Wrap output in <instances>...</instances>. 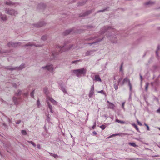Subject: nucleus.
<instances>
[{"mask_svg":"<svg viewBox=\"0 0 160 160\" xmlns=\"http://www.w3.org/2000/svg\"><path fill=\"white\" fill-rule=\"evenodd\" d=\"M86 69L84 68L80 69L74 70L73 71V72L78 77L81 76V75H85L86 72Z\"/></svg>","mask_w":160,"mask_h":160,"instance_id":"nucleus-1","label":"nucleus"},{"mask_svg":"<svg viewBox=\"0 0 160 160\" xmlns=\"http://www.w3.org/2000/svg\"><path fill=\"white\" fill-rule=\"evenodd\" d=\"M8 45L9 47H10L12 46V47H16L18 45H20V44L19 43H14L13 42H9L8 44Z\"/></svg>","mask_w":160,"mask_h":160,"instance_id":"nucleus-2","label":"nucleus"},{"mask_svg":"<svg viewBox=\"0 0 160 160\" xmlns=\"http://www.w3.org/2000/svg\"><path fill=\"white\" fill-rule=\"evenodd\" d=\"M43 68H46L48 71L52 72L53 70V68L52 65H47L46 67H42Z\"/></svg>","mask_w":160,"mask_h":160,"instance_id":"nucleus-3","label":"nucleus"},{"mask_svg":"<svg viewBox=\"0 0 160 160\" xmlns=\"http://www.w3.org/2000/svg\"><path fill=\"white\" fill-rule=\"evenodd\" d=\"M66 46H63L62 47H58L57 48L59 52H62V51H65L66 50H64L65 48H66Z\"/></svg>","mask_w":160,"mask_h":160,"instance_id":"nucleus-4","label":"nucleus"},{"mask_svg":"<svg viewBox=\"0 0 160 160\" xmlns=\"http://www.w3.org/2000/svg\"><path fill=\"white\" fill-rule=\"evenodd\" d=\"M94 93V86H93L91 88L90 91L89 96V97H91Z\"/></svg>","mask_w":160,"mask_h":160,"instance_id":"nucleus-5","label":"nucleus"},{"mask_svg":"<svg viewBox=\"0 0 160 160\" xmlns=\"http://www.w3.org/2000/svg\"><path fill=\"white\" fill-rule=\"evenodd\" d=\"M47 99H48L53 104L55 105H56L57 104V102L52 98H50L49 97H48L47 98Z\"/></svg>","mask_w":160,"mask_h":160,"instance_id":"nucleus-6","label":"nucleus"},{"mask_svg":"<svg viewBox=\"0 0 160 160\" xmlns=\"http://www.w3.org/2000/svg\"><path fill=\"white\" fill-rule=\"evenodd\" d=\"M107 102L109 104L108 105V108L111 109H113L115 107L113 103L110 102L108 101Z\"/></svg>","mask_w":160,"mask_h":160,"instance_id":"nucleus-7","label":"nucleus"},{"mask_svg":"<svg viewBox=\"0 0 160 160\" xmlns=\"http://www.w3.org/2000/svg\"><path fill=\"white\" fill-rule=\"evenodd\" d=\"M7 13L8 14H10L11 15H15L17 13L14 10L11 9L8 10V11Z\"/></svg>","mask_w":160,"mask_h":160,"instance_id":"nucleus-8","label":"nucleus"},{"mask_svg":"<svg viewBox=\"0 0 160 160\" xmlns=\"http://www.w3.org/2000/svg\"><path fill=\"white\" fill-rule=\"evenodd\" d=\"M128 82V83L130 82V80L127 78H125L122 81V83H121V85H123L125 82Z\"/></svg>","mask_w":160,"mask_h":160,"instance_id":"nucleus-9","label":"nucleus"},{"mask_svg":"<svg viewBox=\"0 0 160 160\" xmlns=\"http://www.w3.org/2000/svg\"><path fill=\"white\" fill-rule=\"evenodd\" d=\"M95 80L96 81H99V82H100L102 81L100 79V77H99V75H95Z\"/></svg>","mask_w":160,"mask_h":160,"instance_id":"nucleus-10","label":"nucleus"},{"mask_svg":"<svg viewBox=\"0 0 160 160\" xmlns=\"http://www.w3.org/2000/svg\"><path fill=\"white\" fill-rule=\"evenodd\" d=\"M72 29H70L67 30H66L65 32H63V34L64 35H66L68 34H69L70 32H72Z\"/></svg>","mask_w":160,"mask_h":160,"instance_id":"nucleus-11","label":"nucleus"},{"mask_svg":"<svg viewBox=\"0 0 160 160\" xmlns=\"http://www.w3.org/2000/svg\"><path fill=\"white\" fill-rule=\"evenodd\" d=\"M128 144L129 145L134 147H138V146L136 145L134 142H129Z\"/></svg>","mask_w":160,"mask_h":160,"instance_id":"nucleus-12","label":"nucleus"},{"mask_svg":"<svg viewBox=\"0 0 160 160\" xmlns=\"http://www.w3.org/2000/svg\"><path fill=\"white\" fill-rule=\"evenodd\" d=\"M47 104H48V107L50 110V112L52 113L53 112H52V106L50 104L49 102H47Z\"/></svg>","mask_w":160,"mask_h":160,"instance_id":"nucleus-13","label":"nucleus"},{"mask_svg":"<svg viewBox=\"0 0 160 160\" xmlns=\"http://www.w3.org/2000/svg\"><path fill=\"white\" fill-rule=\"evenodd\" d=\"M115 121L116 122L120 123L122 124H124L125 123V122L124 121L119 120L118 119H116Z\"/></svg>","mask_w":160,"mask_h":160,"instance_id":"nucleus-14","label":"nucleus"},{"mask_svg":"<svg viewBox=\"0 0 160 160\" xmlns=\"http://www.w3.org/2000/svg\"><path fill=\"white\" fill-rule=\"evenodd\" d=\"M121 134L125 135V134L121 133L120 134V133H118V134H112V135H111L108 138H110V137H112L115 136H118V135H120Z\"/></svg>","mask_w":160,"mask_h":160,"instance_id":"nucleus-15","label":"nucleus"},{"mask_svg":"<svg viewBox=\"0 0 160 160\" xmlns=\"http://www.w3.org/2000/svg\"><path fill=\"white\" fill-rule=\"evenodd\" d=\"M1 19L3 20H5L6 19V15H1Z\"/></svg>","mask_w":160,"mask_h":160,"instance_id":"nucleus-16","label":"nucleus"},{"mask_svg":"<svg viewBox=\"0 0 160 160\" xmlns=\"http://www.w3.org/2000/svg\"><path fill=\"white\" fill-rule=\"evenodd\" d=\"M43 23V22H40L38 25H37L36 27H42L44 25Z\"/></svg>","mask_w":160,"mask_h":160,"instance_id":"nucleus-17","label":"nucleus"},{"mask_svg":"<svg viewBox=\"0 0 160 160\" xmlns=\"http://www.w3.org/2000/svg\"><path fill=\"white\" fill-rule=\"evenodd\" d=\"M61 90L64 93H67L66 89L64 88H61Z\"/></svg>","mask_w":160,"mask_h":160,"instance_id":"nucleus-18","label":"nucleus"},{"mask_svg":"<svg viewBox=\"0 0 160 160\" xmlns=\"http://www.w3.org/2000/svg\"><path fill=\"white\" fill-rule=\"evenodd\" d=\"M149 85V84L148 83H147L145 85V90L146 91H147L148 89V88Z\"/></svg>","mask_w":160,"mask_h":160,"instance_id":"nucleus-19","label":"nucleus"},{"mask_svg":"<svg viewBox=\"0 0 160 160\" xmlns=\"http://www.w3.org/2000/svg\"><path fill=\"white\" fill-rule=\"evenodd\" d=\"M22 133L24 135H26L27 134V133L26 131L24 130H22L21 131Z\"/></svg>","mask_w":160,"mask_h":160,"instance_id":"nucleus-20","label":"nucleus"},{"mask_svg":"<svg viewBox=\"0 0 160 160\" xmlns=\"http://www.w3.org/2000/svg\"><path fill=\"white\" fill-rule=\"evenodd\" d=\"M114 87L115 89L116 90H118V85L114 84Z\"/></svg>","mask_w":160,"mask_h":160,"instance_id":"nucleus-21","label":"nucleus"},{"mask_svg":"<svg viewBox=\"0 0 160 160\" xmlns=\"http://www.w3.org/2000/svg\"><path fill=\"white\" fill-rule=\"evenodd\" d=\"M122 78H119L118 80V82L119 83H120V84L121 85V83H122V82H121V81H122Z\"/></svg>","mask_w":160,"mask_h":160,"instance_id":"nucleus-22","label":"nucleus"},{"mask_svg":"<svg viewBox=\"0 0 160 160\" xmlns=\"http://www.w3.org/2000/svg\"><path fill=\"white\" fill-rule=\"evenodd\" d=\"M100 127L102 128V129L104 130L106 128L105 126L104 125H102L100 126Z\"/></svg>","mask_w":160,"mask_h":160,"instance_id":"nucleus-23","label":"nucleus"},{"mask_svg":"<svg viewBox=\"0 0 160 160\" xmlns=\"http://www.w3.org/2000/svg\"><path fill=\"white\" fill-rule=\"evenodd\" d=\"M153 3V2H151V1H149L146 3V5L152 4Z\"/></svg>","mask_w":160,"mask_h":160,"instance_id":"nucleus-24","label":"nucleus"},{"mask_svg":"<svg viewBox=\"0 0 160 160\" xmlns=\"http://www.w3.org/2000/svg\"><path fill=\"white\" fill-rule=\"evenodd\" d=\"M128 85L130 87V90L131 91L132 89V86L130 82H129Z\"/></svg>","mask_w":160,"mask_h":160,"instance_id":"nucleus-25","label":"nucleus"},{"mask_svg":"<svg viewBox=\"0 0 160 160\" xmlns=\"http://www.w3.org/2000/svg\"><path fill=\"white\" fill-rule=\"evenodd\" d=\"M6 4L8 5H11L12 4V3L11 2H7Z\"/></svg>","mask_w":160,"mask_h":160,"instance_id":"nucleus-26","label":"nucleus"},{"mask_svg":"<svg viewBox=\"0 0 160 160\" xmlns=\"http://www.w3.org/2000/svg\"><path fill=\"white\" fill-rule=\"evenodd\" d=\"M34 90L31 93V96L32 97V98H33L34 97Z\"/></svg>","mask_w":160,"mask_h":160,"instance_id":"nucleus-27","label":"nucleus"},{"mask_svg":"<svg viewBox=\"0 0 160 160\" xmlns=\"http://www.w3.org/2000/svg\"><path fill=\"white\" fill-rule=\"evenodd\" d=\"M90 11H88L87 12H86L84 15H83V16H85L86 15H88L89 13H90L91 12H89Z\"/></svg>","mask_w":160,"mask_h":160,"instance_id":"nucleus-28","label":"nucleus"},{"mask_svg":"<svg viewBox=\"0 0 160 160\" xmlns=\"http://www.w3.org/2000/svg\"><path fill=\"white\" fill-rule=\"evenodd\" d=\"M42 39L44 40L46 39V36H43L42 38Z\"/></svg>","mask_w":160,"mask_h":160,"instance_id":"nucleus-29","label":"nucleus"},{"mask_svg":"<svg viewBox=\"0 0 160 160\" xmlns=\"http://www.w3.org/2000/svg\"><path fill=\"white\" fill-rule=\"evenodd\" d=\"M137 122L138 124L140 126H142V123L138 120H137Z\"/></svg>","mask_w":160,"mask_h":160,"instance_id":"nucleus-30","label":"nucleus"},{"mask_svg":"<svg viewBox=\"0 0 160 160\" xmlns=\"http://www.w3.org/2000/svg\"><path fill=\"white\" fill-rule=\"evenodd\" d=\"M96 126V122H95L94 123V124L92 127V128L93 129H94L95 128Z\"/></svg>","mask_w":160,"mask_h":160,"instance_id":"nucleus-31","label":"nucleus"},{"mask_svg":"<svg viewBox=\"0 0 160 160\" xmlns=\"http://www.w3.org/2000/svg\"><path fill=\"white\" fill-rule=\"evenodd\" d=\"M47 88H45L44 90V91L45 92V93H46V94H48V93L47 92Z\"/></svg>","mask_w":160,"mask_h":160,"instance_id":"nucleus-32","label":"nucleus"},{"mask_svg":"<svg viewBox=\"0 0 160 160\" xmlns=\"http://www.w3.org/2000/svg\"><path fill=\"white\" fill-rule=\"evenodd\" d=\"M40 104V102L39 100H38L37 102V105L38 106H39V105Z\"/></svg>","mask_w":160,"mask_h":160,"instance_id":"nucleus-33","label":"nucleus"},{"mask_svg":"<svg viewBox=\"0 0 160 160\" xmlns=\"http://www.w3.org/2000/svg\"><path fill=\"white\" fill-rule=\"evenodd\" d=\"M24 64H23V65L22 64V65H21L20 68L21 69H22L23 68H24Z\"/></svg>","mask_w":160,"mask_h":160,"instance_id":"nucleus-34","label":"nucleus"},{"mask_svg":"<svg viewBox=\"0 0 160 160\" xmlns=\"http://www.w3.org/2000/svg\"><path fill=\"white\" fill-rule=\"evenodd\" d=\"M79 61V60H76V61H73L72 62V63H76V62H78Z\"/></svg>","mask_w":160,"mask_h":160,"instance_id":"nucleus-35","label":"nucleus"},{"mask_svg":"<svg viewBox=\"0 0 160 160\" xmlns=\"http://www.w3.org/2000/svg\"><path fill=\"white\" fill-rule=\"evenodd\" d=\"M53 156L55 158H57L58 157V155L57 154H54Z\"/></svg>","mask_w":160,"mask_h":160,"instance_id":"nucleus-36","label":"nucleus"},{"mask_svg":"<svg viewBox=\"0 0 160 160\" xmlns=\"http://www.w3.org/2000/svg\"><path fill=\"white\" fill-rule=\"evenodd\" d=\"M135 128L136 129V130L138 131H139V128L137 126H136Z\"/></svg>","mask_w":160,"mask_h":160,"instance_id":"nucleus-37","label":"nucleus"},{"mask_svg":"<svg viewBox=\"0 0 160 160\" xmlns=\"http://www.w3.org/2000/svg\"><path fill=\"white\" fill-rule=\"evenodd\" d=\"M98 92V93H103V90H102L100 91H99Z\"/></svg>","mask_w":160,"mask_h":160,"instance_id":"nucleus-38","label":"nucleus"},{"mask_svg":"<svg viewBox=\"0 0 160 160\" xmlns=\"http://www.w3.org/2000/svg\"><path fill=\"white\" fill-rule=\"evenodd\" d=\"M157 112L158 113H160V107L159 108V109L157 110Z\"/></svg>","mask_w":160,"mask_h":160,"instance_id":"nucleus-39","label":"nucleus"},{"mask_svg":"<svg viewBox=\"0 0 160 160\" xmlns=\"http://www.w3.org/2000/svg\"><path fill=\"white\" fill-rule=\"evenodd\" d=\"M132 125L134 128H135L136 126H137V125L135 124H132Z\"/></svg>","mask_w":160,"mask_h":160,"instance_id":"nucleus-40","label":"nucleus"},{"mask_svg":"<svg viewBox=\"0 0 160 160\" xmlns=\"http://www.w3.org/2000/svg\"><path fill=\"white\" fill-rule=\"evenodd\" d=\"M93 133L94 134V135H96V134H97V133L96 132V131H93Z\"/></svg>","mask_w":160,"mask_h":160,"instance_id":"nucleus-41","label":"nucleus"},{"mask_svg":"<svg viewBox=\"0 0 160 160\" xmlns=\"http://www.w3.org/2000/svg\"><path fill=\"white\" fill-rule=\"evenodd\" d=\"M37 147H38V148H39V149H40V144H38L37 145Z\"/></svg>","mask_w":160,"mask_h":160,"instance_id":"nucleus-42","label":"nucleus"},{"mask_svg":"<svg viewBox=\"0 0 160 160\" xmlns=\"http://www.w3.org/2000/svg\"><path fill=\"white\" fill-rule=\"evenodd\" d=\"M122 63L121 65V67H120V71H122Z\"/></svg>","mask_w":160,"mask_h":160,"instance_id":"nucleus-43","label":"nucleus"},{"mask_svg":"<svg viewBox=\"0 0 160 160\" xmlns=\"http://www.w3.org/2000/svg\"><path fill=\"white\" fill-rule=\"evenodd\" d=\"M55 53H52V57H53V58H55Z\"/></svg>","mask_w":160,"mask_h":160,"instance_id":"nucleus-44","label":"nucleus"},{"mask_svg":"<svg viewBox=\"0 0 160 160\" xmlns=\"http://www.w3.org/2000/svg\"><path fill=\"white\" fill-rule=\"evenodd\" d=\"M147 130L148 131L149 130V128L148 126H147Z\"/></svg>","mask_w":160,"mask_h":160,"instance_id":"nucleus-45","label":"nucleus"},{"mask_svg":"<svg viewBox=\"0 0 160 160\" xmlns=\"http://www.w3.org/2000/svg\"><path fill=\"white\" fill-rule=\"evenodd\" d=\"M32 145L34 147H35L36 146L35 144L33 142L32 143Z\"/></svg>","mask_w":160,"mask_h":160,"instance_id":"nucleus-46","label":"nucleus"},{"mask_svg":"<svg viewBox=\"0 0 160 160\" xmlns=\"http://www.w3.org/2000/svg\"><path fill=\"white\" fill-rule=\"evenodd\" d=\"M28 142L29 143H30L31 144H32V143L33 142L32 141H28Z\"/></svg>","mask_w":160,"mask_h":160,"instance_id":"nucleus-47","label":"nucleus"},{"mask_svg":"<svg viewBox=\"0 0 160 160\" xmlns=\"http://www.w3.org/2000/svg\"><path fill=\"white\" fill-rule=\"evenodd\" d=\"M16 99H17V98L15 97H13V100H14V101L15 102V100Z\"/></svg>","mask_w":160,"mask_h":160,"instance_id":"nucleus-48","label":"nucleus"},{"mask_svg":"<svg viewBox=\"0 0 160 160\" xmlns=\"http://www.w3.org/2000/svg\"><path fill=\"white\" fill-rule=\"evenodd\" d=\"M27 46H32V45L31 44H28L27 45Z\"/></svg>","mask_w":160,"mask_h":160,"instance_id":"nucleus-49","label":"nucleus"},{"mask_svg":"<svg viewBox=\"0 0 160 160\" xmlns=\"http://www.w3.org/2000/svg\"><path fill=\"white\" fill-rule=\"evenodd\" d=\"M140 77L141 80V81H142V77L141 75H140Z\"/></svg>","mask_w":160,"mask_h":160,"instance_id":"nucleus-50","label":"nucleus"},{"mask_svg":"<svg viewBox=\"0 0 160 160\" xmlns=\"http://www.w3.org/2000/svg\"><path fill=\"white\" fill-rule=\"evenodd\" d=\"M21 94V92H19L17 94V95H19V94Z\"/></svg>","mask_w":160,"mask_h":160,"instance_id":"nucleus-51","label":"nucleus"},{"mask_svg":"<svg viewBox=\"0 0 160 160\" xmlns=\"http://www.w3.org/2000/svg\"><path fill=\"white\" fill-rule=\"evenodd\" d=\"M20 121H17V124H18L20 123Z\"/></svg>","mask_w":160,"mask_h":160,"instance_id":"nucleus-52","label":"nucleus"},{"mask_svg":"<svg viewBox=\"0 0 160 160\" xmlns=\"http://www.w3.org/2000/svg\"><path fill=\"white\" fill-rule=\"evenodd\" d=\"M105 11V10H102V11H101H101H99V12H103V11Z\"/></svg>","mask_w":160,"mask_h":160,"instance_id":"nucleus-53","label":"nucleus"},{"mask_svg":"<svg viewBox=\"0 0 160 160\" xmlns=\"http://www.w3.org/2000/svg\"><path fill=\"white\" fill-rule=\"evenodd\" d=\"M144 125L145 126H146V127L147 126H148L147 124H146V123H144Z\"/></svg>","mask_w":160,"mask_h":160,"instance_id":"nucleus-54","label":"nucleus"},{"mask_svg":"<svg viewBox=\"0 0 160 160\" xmlns=\"http://www.w3.org/2000/svg\"><path fill=\"white\" fill-rule=\"evenodd\" d=\"M0 53H3V52H2V51H0Z\"/></svg>","mask_w":160,"mask_h":160,"instance_id":"nucleus-55","label":"nucleus"},{"mask_svg":"<svg viewBox=\"0 0 160 160\" xmlns=\"http://www.w3.org/2000/svg\"><path fill=\"white\" fill-rule=\"evenodd\" d=\"M159 49V47L158 46V49Z\"/></svg>","mask_w":160,"mask_h":160,"instance_id":"nucleus-56","label":"nucleus"},{"mask_svg":"<svg viewBox=\"0 0 160 160\" xmlns=\"http://www.w3.org/2000/svg\"><path fill=\"white\" fill-rule=\"evenodd\" d=\"M113 43H115V42L114 41H112Z\"/></svg>","mask_w":160,"mask_h":160,"instance_id":"nucleus-57","label":"nucleus"},{"mask_svg":"<svg viewBox=\"0 0 160 160\" xmlns=\"http://www.w3.org/2000/svg\"><path fill=\"white\" fill-rule=\"evenodd\" d=\"M13 86H14L15 87H16V85L15 86V85H13Z\"/></svg>","mask_w":160,"mask_h":160,"instance_id":"nucleus-58","label":"nucleus"},{"mask_svg":"<svg viewBox=\"0 0 160 160\" xmlns=\"http://www.w3.org/2000/svg\"><path fill=\"white\" fill-rule=\"evenodd\" d=\"M124 103H123L122 104V106H124Z\"/></svg>","mask_w":160,"mask_h":160,"instance_id":"nucleus-59","label":"nucleus"},{"mask_svg":"<svg viewBox=\"0 0 160 160\" xmlns=\"http://www.w3.org/2000/svg\"><path fill=\"white\" fill-rule=\"evenodd\" d=\"M101 40H98V41H101Z\"/></svg>","mask_w":160,"mask_h":160,"instance_id":"nucleus-60","label":"nucleus"},{"mask_svg":"<svg viewBox=\"0 0 160 160\" xmlns=\"http://www.w3.org/2000/svg\"><path fill=\"white\" fill-rule=\"evenodd\" d=\"M157 52H158V51H156V53H157Z\"/></svg>","mask_w":160,"mask_h":160,"instance_id":"nucleus-61","label":"nucleus"},{"mask_svg":"<svg viewBox=\"0 0 160 160\" xmlns=\"http://www.w3.org/2000/svg\"><path fill=\"white\" fill-rule=\"evenodd\" d=\"M158 129L160 130V128H158Z\"/></svg>","mask_w":160,"mask_h":160,"instance_id":"nucleus-62","label":"nucleus"},{"mask_svg":"<svg viewBox=\"0 0 160 160\" xmlns=\"http://www.w3.org/2000/svg\"><path fill=\"white\" fill-rule=\"evenodd\" d=\"M89 54H87V55H89Z\"/></svg>","mask_w":160,"mask_h":160,"instance_id":"nucleus-63","label":"nucleus"}]
</instances>
